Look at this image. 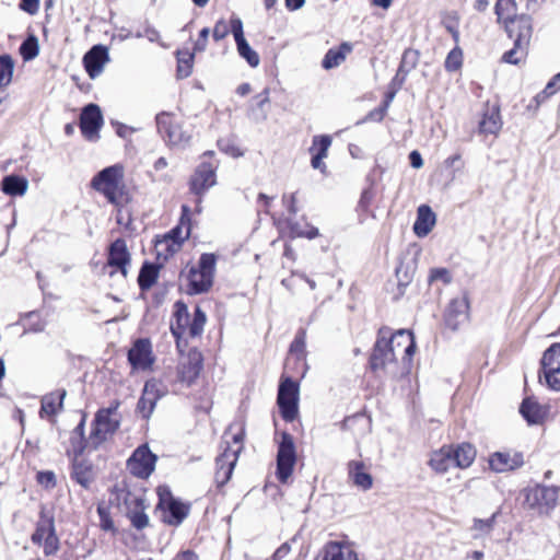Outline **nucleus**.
Masks as SVG:
<instances>
[{
	"mask_svg": "<svg viewBox=\"0 0 560 560\" xmlns=\"http://www.w3.org/2000/svg\"><path fill=\"white\" fill-rule=\"evenodd\" d=\"M97 514L100 516V526L103 530H114V522L110 517L108 508L104 505L97 506Z\"/></svg>",
	"mask_w": 560,
	"mask_h": 560,
	"instance_id": "5fc2aeb1",
	"label": "nucleus"
},
{
	"mask_svg": "<svg viewBox=\"0 0 560 560\" xmlns=\"http://www.w3.org/2000/svg\"><path fill=\"white\" fill-rule=\"evenodd\" d=\"M56 530L55 521L52 516L47 515L44 511L40 512L39 520L36 524V529L32 534V542L42 545L43 540Z\"/></svg>",
	"mask_w": 560,
	"mask_h": 560,
	"instance_id": "473e14b6",
	"label": "nucleus"
},
{
	"mask_svg": "<svg viewBox=\"0 0 560 560\" xmlns=\"http://www.w3.org/2000/svg\"><path fill=\"white\" fill-rule=\"evenodd\" d=\"M348 475L353 485L363 491L371 489L373 486V478L366 471L365 465L362 460L349 462Z\"/></svg>",
	"mask_w": 560,
	"mask_h": 560,
	"instance_id": "a878e982",
	"label": "nucleus"
},
{
	"mask_svg": "<svg viewBox=\"0 0 560 560\" xmlns=\"http://www.w3.org/2000/svg\"><path fill=\"white\" fill-rule=\"evenodd\" d=\"M218 144L221 151L234 158L241 156L243 154L237 147L230 142V140H220Z\"/></svg>",
	"mask_w": 560,
	"mask_h": 560,
	"instance_id": "69168bd1",
	"label": "nucleus"
},
{
	"mask_svg": "<svg viewBox=\"0 0 560 560\" xmlns=\"http://www.w3.org/2000/svg\"><path fill=\"white\" fill-rule=\"evenodd\" d=\"M322 560H359V557L348 541H329L323 548Z\"/></svg>",
	"mask_w": 560,
	"mask_h": 560,
	"instance_id": "393cba45",
	"label": "nucleus"
},
{
	"mask_svg": "<svg viewBox=\"0 0 560 560\" xmlns=\"http://www.w3.org/2000/svg\"><path fill=\"white\" fill-rule=\"evenodd\" d=\"M103 126V116L101 108L96 104L86 105L80 115V129L82 135L89 141H95L100 138L98 131Z\"/></svg>",
	"mask_w": 560,
	"mask_h": 560,
	"instance_id": "4468645a",
	"label": "nucleus"
},
{
	"mask_svg": "<svg viewBox=\"0 0 560 560\" xmlns=\"http://www.w3.org/2000/svg\"><path fill=\"white\" fill-rule=\"evenodd\" d=\"M215 256L213 254H202L197 267H191L187 275L189 294H199L207 292L213 282L215 270Z\"/></svg>",
	"mask_w": 560,
	"mask_h": 560,
	"instance_id": "39448f33",
	"label": "nucleus"
},
{
	"mask_svg": "<svg viewBox=\"0 0 560 560\" xmlns=\"http://www.w3.org/2000/svg\"><path fill=\"white\" fill-rule=\"evenodd\" d=\"M373 198H374L373 192L370 189H365L362 192L361 198L359 200V208L362 211L366 212L369 210V207H370Z\"/></svg>",
	"mask_w": 560,
	"mask_h": 560,
	"instance_id": "774afa93",
	"label": "nucleus"
},
{
	"mask_svg": "<svg viewBox=\"0 0 560 560\" xmlns=\"http://www.w3.org/2000/svg\"><path fill=\"white\" fill-rule=\"evenodd\" d=\"M419 61V52L413 49H406L402 54L401 61L398 69V74L407 75L412 69L416 68Z\"/></svg>",
	"mask_w": 560,
	"mask_h": 560,
	"instance_id": "37998d69",
	"label": "nucleus"
},
{
	"mask_svg": "<svg viewBox=\"0 0 560 560\" xmlns=\"http://www.w3.org/2000/svg\"><path fill=\"white\" fill-rule=\"evenodd\" d=\"M495 515L497 514H493L490 518L487 520L476 518L474 521L472 529L482 534H489L493 528Z\"/></svg>",
	"mask_w": 560,
	"mask_h": 560,
	"instance_id": "bf43d9fd",
	"label": "nucleus"
},
{
	"mask_svg": "<svg viewBox=\"0 0 560 560\" xmlns=\"http://www.w3.org/2000/svg\"><path fill=\"white\" fill-rule=\"evenodd\" d=\"M156 460L158 456L151 452L147 443H142V479L154 471Z\"/></svg>",
	"mask_w": 560,
	"mask_h": 560,
	"instance_id": "c03bdc74",
	"label": "nucleus"
},
{
	"mask_svg": "<svg viewBox=\"0 0 560 560\" xmlns=\"http://www.w3.org/2000/svg\"><path fill=\"white\" fill-rule=\"evenodd\" d=\"M158 131L171 145H186L191 139V130L175 114L162 112L156 115Z\"/></svg>",
	"mask_w": 560,
	"mask_h": 560,
	"instance_id": "423d86ee",
	"label": "nucleus"
},
{
	"mask_svg": "<svg viewBox=\"0 0 560 560\" xmlns=\"http://www.w3.org/2000/svg\"><path fill=\"white\" fill-rule=\"evenodd\" d=\"M295 446L292 436L289 433H282L277 454V477L284 483L292 475L295 465Z\"/></svg>",
	"mask_w": 560,
	"mask_h": 560,
	"instance_id": "9b49d317",
	"label": "nucleus"
},
{
	"mask_svg": "<svg viewBox=\"0 0 560 560\" xmlns=\"http://www.w3.org/2000/svg\"><path fill=\"white\" fill-rule=\"evenodd\" d=\"M495 14L498 16V22H503L505 26V31H508V26L510 23H520L523 19H530L527 15H516V2L515 0H498L495 3Z\"/></svg>",
	"mask_w": 560,
	"mask_h": 560,
	"instance_id": "c85d7f7f",
	"label": "nucleus"
},
{
	"mask_svg": "<svg viewBox=\"0 0 560 560\" xmlns=\"http://www.w3.org/2000/svg\"><path fill=\"white\" fill-rule=\"evenodd\" d=\"M468 300L465 296L453 299L445 313L446 326L456 330L464 325L468 320Z\"/></svg>",
	"mask_w": 560,
	"mask_h": 560,
	"instance_id": "4be33fe9",
	"label": "nucleus"
},
{
	"mask_svg": "<svg viewBox=\"0 0 560 560\" xmlns=\"http://www.w3.org/2000/svg\"><path fill=\"white\" fill-rule=\"evenodd\" d=\"M166 386L156 378L145 381L142 389V417H149L156 405V401L166 394Z\"/></svg>",
	"mask_w": 560,
	"mask_h": 560,
	"instance_id": "412c9836",
	"label": "nucleus"
},
{
	"mask_svg": "<svg viewBox=\"0 0 560 560\" xmlns=\"http://www.w3.org/2000/svg\"><path fill=\"white\" fill-rule=\"evenodd\" d=\"M520 413L528 424H540L547 416V410L535 398H525L520 407Z\"/></svg>",
	"mask_w": 560,
	"mask_h": 560,
	"instance_id": "cd10ccee",
	"label": "nucleus"
},
{
	"mask_svg": "<svg viewBox=\"0 0 560 560\" xmlns=\"http://www.w3.org/2000/svg\"><path fill=\"white\" fill-rule=\"evenodd\" d=\"M206 319V314L199 307H196L194 318L192 320H189L188 327L186 329L188 330L189 336L197 337L201 335Z\"/></svg>",
	"mask_w": 560,
	"mask_h": 560,
	"instance_id": "49530a36",
	"label": "nucleus"
},
{
	"mask_svg": "<svg viewBox=\"0 0 560 560\" xmlns=\"http://www.w3.org/2000/svg\"><path fill=\"white\" fill-rule=\"evenodd\" d=\"M27 188V179L18 175H8L1 182L2 191L9 196H23Z\"/></svg>",
	"mask_w": 560,
	"mask_h": 560,
	"instance_id": "c9c22d12",
	"label": "nucleus"
},
{
	"mask_svg": "<svg viewBox=\"0 0 560 560\" xmlns=\"http://www.w3.org/2000/svg\"><path fill=\"white\" fill-rule=\"evenodd\" d=\"M299 386L291 378H284L278 390L277 402L281 417L285 421H293L298 416Z\"/></svg>",
	"mask_w": 560,
	"mask_h": 560,
	"instance_id": "9d476101",
	"label": "nucleus"
},
{
	"mask_svg": "<svg viewBox=\"0 0 560 560\" xmlns=\"http://www.w3.org/2000/svg\"><path fill=\"white\" fill-rule=\"evenodd\" d=\"M130 262V255L126 242L121 238L116 240L109 247L107 264L104 266V272L113 276L119 271L124 277L127 275V266Z\"/></svg>",
	"mask_w": 560,
	"mask_h": 560,
	"instance_id": "ddd939ff",
	"label": "nucleus"
},
{
	"mask_svg": "<svg viewBox=\"0 0 560 560\" xmlns=\"http://www.w3.org/2000/svg\"><path fill=\"white\" fill-rule=\"evenodd\" d=\"M20 9L31 15H34L38 12L39 0H21Z\"/></svg>",
	"mask_w": 560,
	"mask_h": 560,
	"instance_id": "338daca9",
	"label": "nucleus"
},
{
	"mask_svg": "<svg viewBox=\"0 0 560 560\" xmlns=\"http://www.w3.org/2000/svg\"><path fill=\"white\" fill-rule=\"evenodd\" d=\"M541 372L547 386L560 390V343L551 345L541 358Z\"/></svg>",
	"mask_w": 560,
	"mask_h": 560,
	"instance_id": "f8f14e48",
	"label": "nucleus"
},
{
	"mask_svg": "<svg viewBox=\"0 0 560 560\" xmlns=\"http://www.w3.org/2000/svg\"><path fill=\"white\" fill-rule=\"evenodd\" d=\"M435 224V214L429 206L422 205L418 208L417 219L413 224V232L419 237L427 236Z\"/></svg>",
	"mask_w": 560,
	"mask_h": 560,
	"instance_id": "c756f323",
	"label": "nucleus"
},
{
	"mask_svg": "<svg viewBox=\"0 0 560 560\" xmlns=\"http://www.w3.org/2000/svg\"><path fill=\"white\" fill-rule=\"evenodd\" d=\"M182 211L183 213L179 223L174 229H172L167 234H165V236L170 241L178 242V249L180 248L184 241L189 237L191 228L189 218V207L184 205L182 207Z\"/></svg>",
	"mask_w": 560,
	"mask_h": 560,
	"instance_id": "7c9ffc66",
	"label": "nucleus"
},
{
	"mask_svg": "<svg viewBox=\"0 0 560 560\" xmlns=\"http://www.w3.org/2000/svg\"><path fill=\"white\" fill-rule=\"evenodd\" d=\"M463 62V54L459 48L452 49L445 59V69L447 71H456L460 68Z\"/></svg>",
	"mask_w": 560,
	"mask_h": 560,
	"instance_id": "8fccbe9b",
	"label": "nucleus"
},
{
	"mask_svg": "<svg viewBox=\"0 0 560 560\" xmlns=\"http://www.w3.org/2000/svg\"><path fill=\"white\" fill-rule=\"evenodd\" d=\"M390 328L382 327L378 330L377 340L370 357V366L378 376L399 378L410 372L411 365L400 358L387 342Z\"/></svg>",
	"mask_w": 560,
	"mask_h": 560,
	"instance_id": "f03ea898",
	"label": "nucleus"
},
{
	"mask_svg": "<svg viewBox=\"0 0 560 560\" xmlns=\"http://www.w3.org/2000/svg\"><path fill=\"white\" fill-rule=\"evenodd\" d=\"M210 30L205 27L200 31L198 39L195 42L194 51H203L207 48Z\"/></svg>",
	"mask_w": 560,
	"mask_h": 560,
	"instance_id": "0e129e2a",
	"label": "nucleus"
},
{
	"mask_svg": "<svg viewBox=\"0 0 560 560\" xmlns=\"http://www.w3.org/2000/svg\"><path fill=\"white\" fill-rule=\"evenodd\" d=\"M506 33L510 38L514 39V47L504 52L502 60L506 63L517 65L527 55L533 33L530 19H523L518 24L510 23Z\"/></svg>",
	"mask_w": 560,
	"mask_h": 560,
	"instance_id": "20e7f679",
	"label": "nucleus"
},
{
	"mask_svg": "<svg viewBox=\"0 0 560 560\" xmlns=\"http://www.w3.org/2000/svg\"><path fill=\"white\" fill-rule=\"evenodd\" d=\"M453 446H443L431 454L429 465L438 474L446 472L454 466Z\"/></svg>",
	"mask_w": 560,
	"mask_h": 560,
	"instance_id": "2f4dec72",
	"label": "nucleus"
},
{
	"mask_svg": "<svg viewBox=\"0 0 560 560\" xmlns=\"http://www.w3.org/2000/svg\"><path fill=\"white\" fill-rule=\"evenodd\" d=\"M154 361L151 342L142 338V371L151 369Z\"/></svg>",
	"mask_w": 560,
	"mask_h": 560,
	"instance_id": "603ef678",
	"label": "nucleus"
},
{
	"mask_svg": "<svg viewBox=\"0 0 560 560\" xmlns=\"http://www.w3.org/2000/svg\"><path fill=\"white\" fill-rule=\"evenodd\" d=\"M14 62L11 56H0V89L10 84L13 75Z\"/></svg>",
	"mask_w": 560,
	"mask_h": 560,
	"instance_id": "79ce46f5",
	"label": "nucleus"
},
{
	"mask_svg": "<svg viewBox=\"0 0 560 560\" xmlns=\"http://www.w3.org/2000/svg\"><path fill=\"white\" fill-rule=\"evenodd\" d=\"M36 480L45 489H52L57 485L56 475L51 470L38 471Z\"/></svg>",
	"mask_w": 560,
	"mask_h": 560,
	"instance_id": "864d4df0",
	"label": "nucleus"
},
{
	"mask_svg": "<svg viewBox=\"0 0 560 560\" xmlns=\"http://www.w3.org/2000/svg\"><path fill=\"white\" fill-rule=\"evenodd\" d=\"M73 454L70 476L82 488L89 489L96 478L94 465L90 460L80 457L81 455H77L74 452Z\"/></svg>",
	"mask_w": 560,
	"mask_h": 560,
	"instance_id": "6ab92c4d",
	"label": "nucleus"
},
{
	"mask_svg": "<svg viewBox=\"0 0 560 560\" xmlns=\"http://www.w3.org/2000/svg\"><path fill=\"white\" fill-rule=\"evenodd\" d=\"M161 267V261L158 264L145 262L142 265V291L149 289L155 283Z\"/></svg>",
	"mask_w": 560,
	"mask_h": 560,
	"instance_id": "a19ab883",
	"label": "nucleus"
},
{
	"mask_svg": "<svg viewBox=\"0 0 560 560\" xmlns=\"http://www.w3.org/2000/svg\"><path fill=\"white\" fill-rule=\"evenodd\" d=\"M20 52L24 60L34 59L39 52L38 39L34 35L28 36L20 46Z\"/></svg>",
	"mask_w": 560,
	"mask_h": 560,
	"instance_id": "a18cd8bd",
	"label": "nucleus"
},
{
	"mask_svg": "<svg viewBox=\"0 0 560 560\" xmlns=\"http://www.w3.org/2000/svg\"><path fill=\"white\" fill-rule=\"evenodd\" d=\"M215 168L214 164L202 162L190 179V190L200 196L214 186L217 183Z\"/></svg>",
	"mask_w": 560,
	"mask_h": 560,
	"instance_id": "dca6fc26",
	"label": "nucleus"
},
{
	"mask_svg": "<svg viewBox=\"0 0 560 560\" xmlns=\"http://www.w3.org/2000/svg\"><path fill=\"white\" fill-rule=\"evenodd\" d=\"M66 395V389H59L45 395L42 398V406L39 410L40 418L54 417L61 411Z\"/></svg>",
	"mask_w": 560,
	"mask_h": 560,
	"instance_id": "bb28decb",
	"label": "nucleus"
},
{
	"mask_svg": "<svg viewBox=\"0 0 560 560\" xmlns=\"http://www.w3.org/2000/svg\"><path fill=\"white\" fill-rule=\"evenodd\" d=\"M429 281H442L443 283H450L452 281V277L450 271L446 268H433L430 271Z\"/></svg>",
	"mask_w": 560,
	"mask_h": 560,
	"instance_id": "4d7b16f0",
	"label": "nucleus"
},
{
	"mask_svg": "<svg viewBox=\"0 0 560 560\" xmlns=\"http://www.w3.org/2000/svg\"><path fill=\"white\" fill-rule=\"evenodd\" d=\"M389 347L411 365V358L415 353L416 343L413 336L409 330L399 329L392 332L387 338Z\"/></svg>",
	"mask_w": 560,
	"mask_h": 560,
	"instance_id": "f3484780",
	"label": "nucleus"
},
{
	"mask_svg": "<svg viewBox=\"0 0 560 560\" xmlns=\"http://www.w3.org/2000/svg\"><path fill=\"white\" fill-rule=\"evenodd\" d=\"M523 464V455L520 452H494L489 457V466L495 472L514 470Z\"/></svg>",
	"mask_w": 560,
	"mask_h": 560,
	"instance_id": "aec40b11",
	"label": "nucleus"
},
{
	"mask_svg": "<svg viewBox=\"0 0 560 560\" xmlns=\"http://www.w3.org/2000/svg\"><path fill=\"white\" fill-rule=\"evenodd\" d=\"M351 51V46L348 43H342L338 48H330L322 61L325 70H330L340 66L345 60L348 52Z\"/></svg>",
	"mask_w": 560,
	"mask_h": 560,
	"instance_id": "f704fd0d",
	"label": "nucleus"
},
{
	"mask_svg": "<svg viewBox=\"0 0 560 560\" xmlns=\"http://www.w3.org/2000/svg\"><path fill=\"white\" fill-rule=\"evenodd\" d=\"M175 322L171 324V330L177 338L186 332L189 323V313L187 306L182 302L175 303Z\"/></svg>",
	"mask_w": 560,
	"mask_h": 560,
	"instance_id": "e433bc0d",
	"label": "nucleus"
},
{
	"mask_svg": "<svg viewBox=\"0 0 560 560\" xmlns=\"http://www.w3.org/2000/svg\"><path fill=\"white\" fill-rule=\"evenodd\" d=\"M229 33H230L229 24L225 21L220 20L215 23V25L213 27L212 36L215 42H220L223 38H225Z\"/></svg>",
	"mask_w": 560,
	"mask_h": 560,
	"instance_id": "680f3d73",
	"label": "nucleus"
},
{
	"mask_svg": "<svg viewBox=\"0 0 560 560\" xmlns=\"http://www.w3.org/2000/svg\"><path fill=\"white\" fill-rule=\"evenodd\" d=\"M177 56V75L179 78H187L191 74L195 51L188 49H179Z\"/></svg>",
	"mask_w": 560,
	"mask_h": 560,
	"instance_id": "58836bf2",
	"label": "nucleus"
},
{
	"mask_svg": "<svg viewBox=\"0 0 560 560\" xmlns=\"http://www.w3.org/2000/svg\"><path fill=\"white\" fill-rule=\"evenodd\" d=\"M109 60L108 50L103 45L93 46L84 56V68L91 79L103 72L105 63Z\"/></svg>",
	"mask_w": 560,
	"mask_h": 560,
	"instance_id": "5701e85b",
	"label": "nucleus"
},
{
	"mask_svg": "<svg viewBox=\"0 0 560 560\" xmlns=\"http://www.w3.org/2000/svg\"><path fill=\"white\" fill-rule=\"evenodd\" d=\"M42 545L44 548L45 556L49 557L56 555L60 547L59 538L56 534V530L52 534H50L47 538H45Z\"/></svg>",
	"mask_w": 560,
	"mask_h": 560,
	"instance_id": "3c124183",
	"label": "nucleus"
},
{
	"mask_svg": "<svg viewBox=\"0 0 560 560\" xmlns=\"http://www.w3.org/2000/svg\"><path fill=\"white\" fill-rule=\"evenodd\" d=\"M502 127V121L498 108H487L482 119L479 122V131L486 135H494Z\"/></svg>",
	"mask_w": 560,
	"mask_h": 560,
	"instance_id": "72a5a7b5",
	"label": "nucleus"
},
{
	"mask_svg": "<svg viewBox=\"0 0 560 560\" xmlns=\"http://www.w3.org/2000/svg\"><path fill=\"white\" fill-rule=\"evenodd\" d=\"M127 468L133 477H140V446L136 447L127 462Z\"/></svg>",
	"mask_w": 560,
	"mask_h": 560,
	"instance_id": "6e6d98bb",
	"label": "nucleus"
},
{
	"mask_svg": "<svg viewBox=\"0 0 560 560\" xmlns=\"http://www.w3.org/2000/svg\"><path fill=\"white\" fill-rule=\"evenodd\" d=\"M128 361L133 370L140 366V338L133 340L132 347L128 351Z\"/></svg>",
	"mask_w": 560,
	"mask_h": 560,
	"instance_id": "13d9d810",
	"label": "nucleus"
},
{
	"mask_svg": "<svg viewBox=\"0 0 560 560\" xmlns=\"http://www.w3.org/2000/svg\"><path fill=\"white\" fill-rule=\"evenodd\" d=\"M331 137L328 135L314 136L310 153L312 154L311 165L315 170H319L323 174L326 173V164L324 159L328 155V150L331 145Z\"/></svg>",
	"mask_w": 560,
	"mask_h": 560,
	"instance_id": "b1692460",
	"label": "nucleus"
},
{
	"mask_svg": "<svg viewBox=\"0 0 560 560\" xmlns=\"http://www.w3.org/2000/svg\"><path fill=\"white\" fill-rule=\"evenodd\" d=\"M229 27L234 36L236 44L242 40H245L244 32H243V23L240 18H232Z\"/></svg>",
	"mask_w": 560,
	"mask_h": 560,
	"instance_id": "052dcab7",
	"label": "nucleus"
},
{
	"mask_svg": "<svg viewBox=\"0 0 560 560\" xmlns=\"http://www.w3.org/2000/svg\"><path fill=\"white\" fill-rule=\"evenodd\" d=\"M290 232L295 237H306L313 240L319 235L318 229L313 225H301L298 222L290 223Z\"/></svg>",
	"mask_w": 560,
	"mask_h": 560,
	"instance_id": "de8ad7c7",
	"label": "nucleus"
},
{
	"mask_svg": "<svg viewBox=\"0 0 560 560\" xmlns=\"http://www.w3.org/2000/svg\"><path fill=\"white\" fill-rule=\"evenodd\" d=\"M121 164H114L100 171L91 180V187L102 194L109 203L118 207L117 222L122 223V207L130 201V194L124 183Z\"/></svg>",
	"mask_w": 560,
	"mask_h": 560,
	"instance_id": "7ed1b4c3",
	"label": "nucleus"
},
{
	"mask_svg": "<svg viewBox=\"0 0 560 560\" xmlns=\"http://www.w3.org/2000/svg\"><path fill=\"white\" fill-rule=\"evenodd\" d=\"M453 454L454 455H452V457L454 458V466L467 468L472 464L476 457V450L471 444L463 443L457 445L455 448L453 447Z\"/></svg>",
	"mask_w": 560,
	"mask_h": 560,
	"instance_id": "4c0bfd02",
	"label": "nucleus"
},
{
	"mask_svg": "<svg viewBox=\"0 0 560 560\" xmlns=\"http://www.w3.org/2000/svg\"><path fill=\"white\" fill-rule=\"evenodd\" d=\"M113 494L120 511L129 517L136 529H140V495L137 489L131 490L128 483L122 481L114 487Z\"/></svg>",
	"mask_w": 560,
	"mask_h": 560,
	"instance_id": "0eeeda50",
	"label": "nucleus"
},
{
	"mask_svg": "<svg viewBox=\"0 0 560 560\" xmlns=\"http://www.w3.org/2000/svg\"><path fill=\"white\" fill-rule=\"evenodd\" d=\"M159 506L164 511V522L170 525H179L188 515L189 505L172 495L168 487L158 488Z\"/></svg>",
	"mask_w": 560,
	"mask_h": 560,
	"instance_id": "1a4fd4ad",
	"label": "nucleus"
},
{
	"mask_svg": "<svg viewBox=\"0 0 560 560\" xmlns=\"http://www.w3.org/2000/svg\"><path fill=\"white\" fill-rule=\"evenodd\" d=\"M119 406L120 402L114 400L108 407L98 409L92 421V429L88 438H84L85 416H83L72 431V452L77 455H82L85 450H98L107 442L120 425L121 415L118 411Z\"/></svg>",
	"mask_w": 560,
	"mask_h": 560,
	"instance_id": "f257e3e1",
	"label": "nucleus"
},
{
	"mask_svg": "<svg viewBox=\"0 0 560 560\" xmlns=\"http://www.w3.org/2000/svg\"><path fill=\"white\" fill-rule=\"evenodd\" d=\"M558 488L552 486H536L526 490L525 505L540 515L549 514L557 504Z\"/></svg>",
	"mask_w": 560,
	"mask_h": 560,
	"instance_id": "6e6552de",
	"label": "nucleus"
},
{
	"mask_svg": "<svg viewBox=\"0 0 560 560\" xmlns=\"http://www.w3.org/2000/svg\"><path fill=\"white\" fill-rule=\"evenodd\" d=\"M202 368V357L197 350H190L183 357L177 368V378L186 386L191 385L198 377Z\"/></svg>",
	"mask_w": 560,
	"mask_h": 560,
	"instance_id": "2eb2a0df",
	"label": "nucleus"
},
{
	"mask_svg": "<svg viewBox=\"0 0 560 560\" xmlns=\"http://www.w3.org/2000/svg\"><path fill=\"white\" fill-rule=\"evenodd\" d=\"M177 250L178 242L170 241L165 235L162 238H158L154 243V253L158 260L165 261Z\"/></svg>",
	"mask_w": 560,
	"mask_h": 560,
	"instance_id": "ea45409f",
	"label": "nucleus"
},
{
	"mask_svg": "<svg viewBox=\"0 0 560 560\" xmlns=\"http://www.w3.org/2000/svg\"><path fill=\"white\" fill-rule=\"evenodd\" d=\"M237 51L242 58H244L250 67H257L260 62L258 54L249 46L247 40H242L236 44Z\"/></svg>",
	"mask_w": 560,
	"mask_h": 560,
	"instance_id": "09e8293b",
	"label": "nucleus"
},
{
	"mask_svg": "<svg viewBox=\"0 0 560 560\" xmlns=\"http://www.w3.org/2000/svg\"><path fill=\"white\" fill-rule=\"evenodd\" d=\"M305 338L306 332L304 330H300L291 345L290 351L302 354L305 348Z\"/></svg>",
	"mask_w": 560,
	"mask_h": 560,
	"instance_id": "e2e57ef3",
	"label": "nucleus"
},
{
	"mask_svg": "<svg viewBox=\"0 0 560 560\" xmlns=\"http://www.w3.org/2000/svg\"><path fill=\"white\" fill-rule=\"evenodd\" d=\"M237 450L225 448L215 459L214 479L218 487H223L230 479L238 458Z\"/></svg>",
	"mask_w": 560,
	"mask_h": 560,
	"instance_id": "a211bd4d",
	"label": "nucleus"
}]
</instances>
